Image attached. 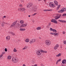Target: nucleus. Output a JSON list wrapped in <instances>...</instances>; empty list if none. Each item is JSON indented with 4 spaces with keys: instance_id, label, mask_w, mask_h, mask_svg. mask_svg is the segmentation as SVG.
I'll return each mask as SVG.
<instances>
[{
    "instance_id": "1",
    "label": "nucleus",
    "mask_w": 66,
    "mask_h": 66,
    "mask_svg": "<svg viewBox=\"0 0 66 66\" xmlns=\"http://www.w3.org/2000/svg\"><path fill=\"white\" fill-rule=\"evenodd\" d=\"M12 61L13 63H17L18 62V59L17 58H13L12 59Z\"/></svg>"
},
{
    "instance_id": "2",
    "label": "nucleus",
    "mask_w": 66,
    "mask_h": 66,
    "mask_svg": "<svg viewBox=\"0 0 66 66\" xmlns=\"http://www.w3.org/2000/svg\"><path fill=\"white\" fill-rule=\"evenodd\" d=\"M45 43L46 45L49 46L51 44V42L49 40H46L45 41Z\"/></svg>"
},
{
    "instance_id": "3",
    "label": "nucleus",
    "mask_w": 66,
    "mask_h": 66,
    "mask_svg": "<svg viewBox=\"0 0 66 66\" xmlns=\"http://www.w3.org/2000/svg\"><path fill=\"white\" fill-rule=\"evenodd\" d=\"M36 54L37 55H40L42 54V52H40V51L38 50L37 51Z\"/></svg>"
},
{
    "instance_id": "4",
    "label": "nucleus",
    "mask_w": 66,
    "mask_h": 66,
    "mask_svg": "<svg viewBox=\"0 0 66 66\" xmlns=\"http://www.w3.org/2000/svg\"><path fill=\"white\" fill-rule=\"evenodd\" d=\"M33 4H31V3H29L27 5V7L29 8L31 6H32Z\"/></svg>"
},
{
    "instance_id": "5",
    "label": "nucleus",
    "mask_w": 66,
    "mask_h": 66,
    "mask_svg": "<svg viewBox=\"0 0 66 66\" xmlns=\"http://www.w3.org/2000/svg\"><path fill=\"white\" fill-rule=\"evenodd\" d=\"M55 20V19H52V20L51 21V22H53V23H57V22L55 20Z\"/></svg>"
},
{
    "instance_id": "6",
    "label": "nucleus",
    "mask_w": 66,
    "mask_h": 66,
    "mask_svg": "<svg viewBox=\"0 0 66 66\" xmlns=\"http://www.w3.org/2000/svg\"><path fill=\"white\" fill-rule=\"evenodd\" d=\"M17 23V21H16L14 22L11 25V27H14V26H15L16 24Z\"/></svg>"
},
{
    "instance_id": "7",
    "label": "nucleus",
    "mask_w": 66,
    "mask_h": 66,
    "mask_svg": "<svg viewBox=\"0 0 66 66\" xmlns=\"http://www.w3.org/2000/svg\"><path fill=\"white\" fill-rule=\"evenodd\" d=\"M49 6L51 7H52L54 6V4H53V3L50 2L49 4Z\"/></svg>"
},
{
    "instance_id": "8",
    "label": "nucleus",
    "mask_w": 66,
    "mask_h": 66,
    "mask_svg": "<svg viewBox=\"0 0 66 66\" xmlns=\"http://www.w3.org/2000/svg\"><path fill=\"white\" fill-rule=\"evenodd\" d=\"M28 25V24L27 23H26L25 24H22L21 25V27H26V26H27V25Z\"/></svg>"
},
{
    "instance_id": "9",
    "label": "nucleus",
    "mask_w": 66,
    "mask_h": 66,
    "mask_svg": "<svg viewBox=\"0 0 66 66\" xmlns=\"http://www.w3.org/2000/svg\"><path fill=\"white\" fill-rule=\"evenodd\" d=\"M61 15H59V16H56L55 17V18H55V20H56L57 19H58L59 18H60V17H61Z\"/></svg>"
},
{
    "instance_id": "10",
    "label": "nucleus",
    "mask_w": 66,
    "mask_h": 66,
    "mask_svg": "<svg viewBox=\"0 0 66 66\" xmlns=\"http://www.w3.org/2000/svg\"><path fill=\"white\" fill-rule=\"evenodd\" d=\"M59 45L57 44L56 46L54 47V49L55 50H56L57 49V48L59 47Z\"/></svg>"
},
{
    "instance_id": "11",
    "label": "nucleus",
    "mask_w": 66,
    "mask_h": 66,
    "mask_svg": "<svg viewBox=\"0 0 66 66\" xmlns=\"http://www.w3.org/2000/svg\"><path fill=\"white\" fill-rule=\"evenodd\" d=\"M62 64H66V60L64 59L62 60Z\"/></svg>"
},
{
    "instance_id": "12",
    "label": "nucleus",
    "mask_w": 66,
    "mask_h": 66,
    "mask_svg": "<svg viewBox=\"0 0 66 66\" xmlns=\"http://www.w3.org/2000/svg\"><path fill=\"white\" fill-rule=\"evenodd\" d=\"M58 21H59V22H66V21H64V20H59Z\"/></svg>"
},
{
    "instance_id": "13",
    "label": "nucleus",
    "mask_w": 66,
    "mask_h": 66,
    "mask_svg": "<svg viewBox=\"0 0 66 66\" xmlns=\"http://www.w3.org/2000/svg\"><path fill=\"white\" fill-rule=\"evenodd\" d=\"M62 10L63 11V12H65V11H66V8H64L63 7L62 9Z\"/></svg>"
},
{
    "instance_id": "14",
    "label": "nucleus",
    "mask_w": 66,
    "mask_h": 66,
    "mask_svg": "<svg viewBox=\"0 0 66 66\" xmlns=\"http://www.w3.org/2000/svg\"><path fill=\"white\" fill-rule=\"evenodd\" d=\"M21 10L20 11H21V12H23L25 11H26V10L24 8H21Z\"/></svg>"
},
{
    "instance_id": "15",
    "label": "nucleus",
    "mask_w": 66,
    "mask_h": 66,
    "mask_svg": "<svg viewBox=\"0 0 66 66\" xmlns=\"http://www.w3.org/2000/svg\"><path fill=\"white\" fill-rule=\"evenodd\" d=\"M52 10L51 9H49V10H47V9H45L43 10L45 12H47V11H52Z\"/></svg>"
},
{
    "instance_id": "16",
    "label": "nucleus",
    "mask_w": 66,
    "mask_h": 66,
    "mask_svg": "<svg viewBox=\"0 0 66 66\" xmlns=\"http://www.w3.org/2000/svg\"><path fill=\"white\" fill-rule=\"evenodd\" d=\"M40 51L41 52H42V53H47V51H43V50H41Z\"/></svg>"
},
{
    "instance_id": "17",
    "label": "nucleus",
    "mask_w": 66,
    "mask_h": 66,
    "mask_svg": "<svg viewBox=\"0 0 66 66\" xmlns=\"http://www.w3.org/2000/svg\"><path fill=\"white\" fill-rule=\"evenodd\" d=\"M58 13H63V10H62V9L61 10H60L58 11Z\"/></svg>"
},
{
    "instance_id": "18",
    "label": "nucleus",
    "mask_w": 66,
    "mask_h": 66,
    "mask_svg": "<svg viewBox=\"0 0 66 66\" xmlns=\"http://www.w3.org/2000/svg\"><path fill=\"white\" fill-rule=\"evenodd\" d=\"M61 56V53H59L58 55H56V56L57 57H59V56Z\"/></svg>"
},
{
    "instance_id": "19",
    "label": "nucleus",
    "mask_w": 66,
    "mask_h": 66,
    "mask_svg": "<svg viewBox=\"0 0 66 66\" xmlns=\"http://www.w3.org/2000/svg\"><path fill=\"white\" fill-rule=\"evenodd\" d=\"M31 40H32V42H33V43H34V42H36V39H31Z\"/></svg>"
},
{
    "instance_id": "20",
    "label": "nucleus",
    "mask_w": 66,
    "mask_h": 66,
    "mask_svg": "<svg viewBox=\"0 0 66 66\" xmlns=\"http://www.w3.org/2000/svg\"><path fill=\"white\" fill-rule=\"evenodd\" d=\"M6 39H8V40H9L10 39V36H7L6 37Z\"/></svg>"
},
{
    "instance_id": "21",
    "label": "nucleus",
    "mask_w": 66,
    "mask_h": 66,
    "mask_svg": "<svg viewBox=\"0 0 66 66\" xmlns=\"http://www.w3.org/2000/svg\"><path fill=\"white\" fill-rule=\"evenodd\" d=\"M41 28L40 27H38L37 28V30H41Z\"/></svg>"
},
{
    "instance_id": "22",
    "label": "nucleus",
    "mask_w": 66,
    "mask_h": 66,
    "mask_svg": "<svg viewBox=\"0 0 66 66\" xmlns=\"http://www.w3.org/2000/svg\"><path fill=\"white\" fill-rule=\"evenodd\" d=\"M29 42V39H26V42L28 43Z\"/></svg>"
},
{
    "instance_id": "23",
    "label": "nucleus",
    "mask_w": 66,
    "mask_h": 66,
    "mask_svg": "<svg viewBox=\"0 0 66 66\" xmlns=\"http://www.w3.org/2000/svg\"><path fill=\"white\" fill-rule=\"evenodd\" d=\"M53 32H54L55 33H56L57 32V31L55 29H53Z\"/></svg>"
},
{
    "instance_id": "24",
    "label": "nucleus",
    "mask_w": 66,
    "mask_h": 66,
    "mask_svg": "<svg viewBox=\"0 0 66 66\" xmlns=\"http://www.w3.org/2000/svg\"><path fill=\"white\" fill-rule=\"evenodd\" d=\"M25 30L26 29H23V28H20V31H25Z\"/></svg>"
},
{
    "instance_id": "25",
    "label": "nucleus",
    "mask_w": 66,
    "mask_h": 66,
    "mask_svg": "<svg viewBox=\"0 0 66 66\" xmlns=\"http://www.w3.org/2000/svg\"><path fill=\"white\" fill-rule=\"evenodd\" d=\"M60 6H61V5L60 4L59 5L57 8V10H59V8H60Z\"/></svg>"
},
{
    "instance_id": "26",
    "label": "nucleus",
    "mask_w": 66,
    "mask_h": 66,
    "mask_svg": "<svg viewBox=\"0 0 66 66\" xmlns=\"http://www.w3.org/2000/svg\"><path fill=\"white\" fill-rule=\"evenodd\" d=\"M11 56H8L7 59L9 60H10V59H11Z\"/></svg>"
},
{
    "instance_id": "27",
    "label": "nucleus",
    "mask_w": 66,
    "mask_h": 66,
    "mask_svg": "<svg viewBox=\"0 0 66 66\" xmlns=\"http://www.w3.org/2000/svg\"><path fill=\"white\" fill-rule=\"evenodd\" d=\"M17 50H16V48H15L13 50L14 52H17Z\"/></svg>"
},
{
    "instance_id": "28",
    "label": "nucleus",
    "mask_w": 66,
    "mask_h": 66,
    "mask_svg": "<svg viewBox=\"0 0 66 66\" xmlns=\"http://www.w3.org/2000/svg\"><path fill=\"white\" fill-rule=\"evenodd\" d=\"M1 26L2 27H4V22L2 23Z\"/></svg>"
},
{
    "instance_id": "29",
    "label": "nucleus",
    "mask_w": 66,
    "mask_h": 66,
    "mask_svg": "<svg viewBox=\"0 0 66 66\" xmlns=\"http://www.w3.org/2000/svg\"><path fill=\"white\" fill-rule=\"evenodd\" d=\"M19 23H18L17 24H16V27H18V26H19Z\"/></svg>"
},
{
    "instance_id": "30",
    "label": "nucleus",
    "mask_w": 66,
    "mask_h": 66,
    "mask_svg": "<svg viewBox=\"0 0 66 66\" xmlns=\"http://www.w3.org/2000/svg\"><path fill=\"white\" fill-rule=\"evenodd\" d=\"M30 44H32V43H33V41L32 40H30Z\"/></svg>"
},
{
    "instance_id": "31",
    "label": "nucleus",
    "mask_w": 66,
    "mask_h": 66,
    "mask_svg": "<svg viewBox=\"0 0 66 66\" xmlns=\"http://www.w3.org/2000/svg\"><path fill=\"white\" fill-rule=\"evenodd\" d=\"M50 30L51 31H53V29H52V28H50Z\"/></svg>"
},
{
    "instance_id": "32",
    "label": "nucleus",
    "mask_w": 66,
    "mask_h": 66,
    "mask_svg": "<svg viewBox=\"0 0 66 66\" xmlns=\"http://www.w3.org/2000/svg\"><path fill=\"white\" fill-rule=\"evenodd\" d=\"M62 16H66V13H64L62 15Z\"/></svg>"
},
{
    "instance_id": "33",
    "label": "nucleus",
    "mask_w": 66,
    "mask_h": 66,
    "mask_svg": "<svg viewBox=\"0 0 66 66\" xmlns=\"http://www.w3.org/2000/svg\"><path fill=\"white\" fill-rule=\"evenodd\" d=\"M28 48L27 46H26L24 47V48H23V49L24 50V49H27Z\"/></svg>"
},
{
    "instance_id": "34",
    "label": "nucleus",
    "mask_w": 66,
    "mask_h": 66,
    "mask_svg": "<svg viewBox=\"0 0 66 66\" xmlns=\"http://www.w3.org/2000/svg\"><path fill=\"white\" fill-rule=\"evenodd\" d=\"M10 33L11 34H12V35H15V34L13 33V32H11Z\"/></svg>"
},
{
    "instance_id": "35",
    "label": "nucleus",
    "mask_w": 66,
    "mask_h": 66,
    "mask_svg": "<svg viewBox=\"0 0 66 66\" xmlns=\"http://www.w3.org/2000/svg\"><path fill=\"white\" fill-rule=\"evenodd\" d=\"M50 34H52V35H54V33L51 32Z\"/></svg>"
},
{
    "instance_id": "36",
    "label": "nucleus",
    "mask_w": 66,
    "mask_h": 66,
    "mask_svg": "<svg viewBox=\"0 0 66 66\" xmlns=\"http://www.w3.org/2000/svg\"><path fill=\"white\" fill-rule=\"evenodd\" d=\"M20 22L21 23H23V20L20 21Z\"/></svg>"
},
{
    "instance_id": "37",
    "label": "nucleus",
    "mask_w": 66,
    "mask_h": 66,
    "mask_svg": "<svg viewBox=\"0 0 66 66\" xmlns=\"http://www.w3.org/2000/svg\"><path fill=\"white\" fill-rule=\"evenodd\" d=\"M54 36H56L57 35H58L57 33H54Z\"/></svg>"
},
{
    "instance_id": "38",
    "label": "nucleus",
    "mask_w": 66,
    "mask_h": 66,
    "mask_svg": "<svg viewBox=\"0 0 66 66\" xmlns=\"http://www.w3.org/2000/svg\"><path fill=\"white\" fill-rule=\"evenodd\" d=\"M57 2V1H54V2L55 3V4H56V2Z\"/></svg>"
},
{
    "instance_id": "39",
    "label": "nucleus",
    "mask_w": 66,
    "mask_h": 66,
    "mask_svg": "<svg viewBox=\"0 0 66 66\" xmlns=\"http://www.w3.org/2000/svg\"><path fill=\"white\" fill-rule=\"evenodd\" d=\"M57 61L59 62H60V61H61V59H59Z\"/></svg>"
},
{
    "instance_id": "40",
    "label": "nucleus",
    "mask_w": 66,
    "mask_h": 66,
    "mask_svg": "<svg viewBox=\"0 0 66 66\" xmlns=\"http://www.w3.org/2000/svg\"><path fill=\"white\" fill-rule=\"evenodd\" d=\"M55 4V5H56V6H58V2H56V4Z\"/></svg>"
},
{
    "instance_id": "41",
    "label": "nucleus",
    "mask_w": 66,
    "mask_h": 66,
    "mask_svg": "<svg viewBox=\"0 0 66 66\" xmlns=\"http://www.w3.org/2000/svg\"><path fill=\"white\" fill-rule=\"evenodd\" d=\"M5 52H7V48H5Z\"/></svg>"
},
{
    "instance_id": "42",
    "label": "nucleus",
    "mask_w": 66,
    "mask_h": 66,
    "mask_svg": "<svg viewBox=\"0 0 66 66\" xmlns=\"http://www.w3.org/2000/svg\"><path fill=\"white\" fill-rule=\"evenodd\" d=\"M64 44H66V41H64Z\"/></svg>"
},
{
    "instance_id": "43",
    "label": "nucleus",
    "mask_w": 66,
    "mask_h": 66,
    "mask_svg": "<svg viewBox=\"0 0 66 66\" xmlns=\"http://www.w3.org/2000/svg\"><path fill=\"white\" fill-rule=\"evenodd\" d=\"M37 13H35L34 14H32V16H35V15H36V14Z\"/></svg>"
},
{
    "instance_id": "44",
    "label": "nucleus",
    "mask_w": 66,
    "mask_h": 66,
    "mask_svg": "<svg viewBox=\"0 0 66 66\" xmlns=\"http://www.w3.org/2000/svg\"><path fill=\"white\" fill-rule=\"evenodd\" d=\"M5 53V52H3L2 53V54H4Z\"/></svg>"
},
{
    "instance_id": "45",
    "label": "nucleus",
    "mask_w": 66,
    "mask_h": 66,
    "mask_svg": "<svg viewBox=\"0 0 66 66\" xmlns=\"http://www.w3.org/2000/svg\"><path fill=\"white\" fill-rule=\"evenodd\" d=\"M3 56V55H0V57L1 58V57H2Z\"/></svg>"
},
{
    "instance_id": "46",
    "label": "nucleus",
    "mask_w": 66,
    "mask_h": 66,
    "mask_svg": "<svg viewBox=\"0 0 66 66\" xmlns=\"http://www.w3.org/2000/svg\"><path fill=\"white\" fill-rule=\"evenodd\" d=\"M32 66H37V64H36L34 65H32Z\"/></svg>"
},
{
    "instance_id": "47",
    "label": "nucleus",
    "mask_w": 66,
    "mask_h": 66,
    "mask_svg": "<svg viewBox=\"0 0 66 66\" xmlns=\"http://www.w3.org/2000/svg\"><path fill=\"white\" fill-rule=\"evenodd\" d=\"M48 25L50 26H51V23H48Z\"/></svg>"
},
{
    "instance_id": "48",
    "label": "nucleus",
    "mask_w": 66,
    "mask_h": 66,
    "mask_svg": "<svg viewBox=\"0 0 66 66\" xmlns=\"http://www.w3.org/2000/svg\"><path fill=\"white\" fill-rule=\"evenodd\" d=\"M21 2L23 3H24V1H21Z\"/></svg>"
},
{
    "instance_id": "49",
    "label": "nucleus",
    "mask_w": 66,
    "mask_h": 66,
    "mask_svg": "<svg viewBox=\"0 0 66 66\" xmlns=\"http://www.w3.org/2000/svg\"><path fill=\"white\" fill-rule=\"evenodd\" d=\"M62 34H65V31H63V32L62 33Z\"/></svg>"
},
{
    "instance_id": "50",
    "label": "nucleus",
    "mask_w": 66,
    "mask_h": 66,
    "mask_svg": "<svg viewBox=\"0 0 66 66\" xmlns=\"http://www.w3.org/2000/svg\"><path fill=\"white\" fill-rule=\"evenodd\" d=\"M46 28H49V27L48 26V25H47L46 26Z\"/></svg>"
},
{
    "instance_id": "51",
    "label": "nucleus",
    "mask_w": 66,
    "mask_h": 66,
    "mask_svg": "<svg viewBox=\"0 0 66 66\" xmlns=\"http://www.w3.org/2000/svg\"><path fill=\"white\" fill-rule=\"evenodd\" d=\"M59 62L58 61H57L56 62V64H58V62Z\"/></svg>"
},
{
    "instance_id": "52",
    "label": "nucleus",
    "mask_w": 66,
    "mask_h": 66,
    "mask_svg": "<svg viewBox=\"0 0 66 66\" xmlns=\"http://www.w3.org/2000/svg\"><path fill=\"white\" fill-rule=\"evenodd\" d=\"M18 11H20L21 10V9H18Z\"/></svg>"
},
{
    "instance_id": "53",
    "label": "nucleus",
    "mask_w": 66,
    "mask_h": 66,
    "mask_svg": "<svg viewBox=\"0 0 66 66\" xmlns=\"http://www.w3.org/2000/svg\"><path fill=\"white\" fill-rule=\"evenodd\" d=\"M36 10L35 9L34 10L35 12H36Z\"/></svg>"
},
{
    "instance_id": "54",
    "label": "nucleus",
    "mask_w": 66,
    "mask_h": 66,
    "mask_svg": "<svg viewBox=\"0 0 66 66\" xmlns=\"http://www.w3.org/2000/svg\"><path fill=\"white\" fill-rule=\"evenodd\" d=\"M22 66H26L25 64H23Z\"/></svg>"
},
{
    "instance_id": "55",
    "label": "nucleus",
    "mask_w": 66,
    "mask_h": 66,
    "mask_svg": "<svg viewBox=\"0 0 66 66\" xmlns=\"http://www.w3.org/2000/svg\"><path fill=\"white\" fill-rule=\"evenodd\" d=\"M19 6H20V7H22V5H20Z\"/></svg>"
},
{
    "instance_id": "56",
    "label": "nucleus",
    "mask_w": 66,
    "mask_h": 66,
    "mask_svg": "<svg viewBox=\"0 0 66 66\" xmlns=\"http://www.w3.org/2000/svg\"><path fill=\"white\" fill-rule=\"evenodd\" d=\"M3 17L4 18H5L6 17V16H4Z\"/></svg>"
},
{
    "instance_id": "57",
    "label": "nucleus",
    "mask_w": 66,
    "mask_h": 66,
    "mask_svg": "<svg viewBox=\"0 0 66 66\" xmlns=\"http://www.w3.org/2000/svg\"><path fill=\"white\" fill-rule=\"evenodd\" d=\"M48 27H49V28H50V25H48Z\"/></svg>"
},
{
    "instance_id": "58",
    "label": "nucleus",
    "mask_w": 66,
    "mask_h": 66,
    "mask_svg": "<svg viewBox=\"0 0 66 66\" xmlns=\"http://www.w3.org/2000/svg\"><path fill=\"white\" fill-rule=\"evenodd\" d=\"M30 15H29L28 16V17H30Z\"/></svg>"
},
{
    "instance_id": "59",
    "label": "nucleus",
    "mask_w": 66,
    "mask_h": 66,
    "mask_svg": "<svg viewBox=\"0 0 66 66\" xmlns=\"http://www.w3.org/2000/svg\"><path fill=\"white\" fill-rule=\"evenodd\" d=\"M41 0H38L39 1H41Z\"/></svg>"
},
{
    "instance_id": "60",
    "label": "nucleus",
    "mask_w": 66,
    "mask_h": 66,
    "mask_svg": "<svg viewBox=\"0 0 66 66\" xmlns=\"http://www.w3.org/2000/svg\"><path fill=\"white\" fill-rule=\"evenodd\" d=\"M3 19H4V18H3Z\"/></svg>"
},
{
    "instance_id": "61",
    "label": "nucleus",
    "mask_w": 66,
    "mask_h": 66,
    "mask_svg": "<svg viewBox=\"0 0 66 66\" xmlns=\"http://www.w3.org/2000/svg\"><path fill=\"white\" fill-rule=\"evenodd\" d=\"M39 39H40V38H40V37H39Z\"/></svg>"
},
{
    "instance_id": "62",
    "label": "nucleus",
    "mask_w": 66,
    "mask_h": 66,
    "mask_svg": "<svg viewBox=\"0 0 66 66\" xmlns=\"http://www.w3.org/2000/svg\"><path fill=\"white\" fill-rule=\"evenodd\" d=\"M61 48H62L61 46H60Z\"/></svg>"
},
{
    "instance_id": "63",
    "label": "nucleus",
    "mask_w": 66,
    "mask_h": 66,
    "mask_svg": "<svg viewBox=\"0 0 66 66\" xmlns=\"http://www.w3.org/2000/svg\"><path fill=\"white\" fill-rule=\"evenodd\" d=\"M24 13H25V12H24Z\"/></svg>"
}]
</instances>
